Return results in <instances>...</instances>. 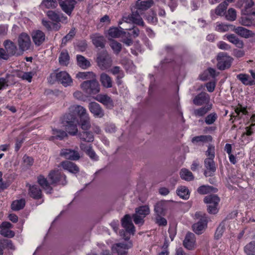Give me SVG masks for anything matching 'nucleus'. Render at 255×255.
Returning <instances> with one entry per match:
<instances>
[{
	"instance_id": "28",
	"label": "nucleus",
	"mask_w": 255,
	"mask_h": 255,
	"mask_svg": "<svg viewBox=\"0 0 255 255\" xmlns=\"http://www.w3.org/2000/svg\"><path fill=\"white\" fill-rule=\"evenodd\" d=\"M225 36L229 41L234 44L238 48H243L244 47V43L243 41L240 40L234 34H227Z\"/></svg>"
},
{
	"instance_id": "9",
	"label": "nucleus",
	"mask_w": 255,
	"mask_h": 255,
	"mask_svg": "<svg viewBox=\"0 0 255 255\" xmlns=\"http://www.w3.org/2000/svg\"><path fill=\"white\" fill-rule=\"evenodd\" d=\"M55 77L56 80L65 87L71 85L73 82L70 76L65 71H60L56 73Z\"/></svg>"
},
{
	"instance_id": "4",
	"label": "nucleus",
	"mask_w": 255,
	"mask_h": 255,
	"mask_svg": "<svg viewBox=\"0 0 255 255\" xmlns=\"http://www.w3.org/2000/svg\"><path fill=\"white\" fill-rule=\"evenodd\" d=\"M81 89L88 95L96 94L100 91L99 83L96 80H87L80 85Z\"/></svg>"
},
{
	"instance_id": "62",
	"label": "nucleus",
	"mask_w": 255,
	"mask_h": 255,
	"mask_svg": "<svg viewBox=\"0 0 255 255\" xmlns=\"http://www.w3.org/2000/svg\"><path fill=\"white\" fill-rule=\"evenodd\" d=\"M133 222L136 225H142L144 223V217L140 216L136 213L132 215Z\"/></svg>"
},
{
	"instance_id": "20",
	"label": "nucleus",
	"mask_w": 255,
	"mask_h": 255,
	"mask_svg": "<svg viewBox=\"0 0 255 255\" xmlns=\"http://www.w3.org/2000/svg\"><path fill=\"white\" fill-rule=\"evenodd\" d=\"M61 166L64 170H66L69 172L76 174L79 172V168L74 163L68 160L62 161L60 163Z\"/></svg>"
},
{
	"instance_id": "43",
	"label": "nucleus",
	"mask_w": 255,
	"mask_h": 255,
	"mask_svg": "<svg viewBox=\"0 0 255 255\" xmlns=\"http://www.w3.org/2000/svg\"><path fill=\"white\" fill-rule=\"evenodd\" d=\"M177 194L184 199H187L189 197V190L185 186H181L176 190Z\"/></svg>"
},
{
	"instance_id": "21",
	"label": "nucleus",
	"mask_w": 255,
	"mask_h": 255,
	"mask_svg": "<svg viewBox=\"0 0 255 255\" xmlns=\"http://www.w3.org/2000/svg\"><path fill=\"white\" fill-rule=\"evenodd\" d=\"M37 182L40 186L46 191L47 193H51L53 190L51 186L50 182H49L47 178L42 175L37 177Z\"/></svg>"
},
{
	"instance_id": "64",
	"label": "nucleus",
	"mask_w": 255,
	"mask_h": 255,
	"mask_svg": "<svg viewBox=\"0 0 255 255\" xmlns=\"http://www.w3.org/2000/svg\"><path fill=\"white\" fill-rule=\"evenodd\" d=\"M2 242V245L3 246V248H5L8 249H10L11 250H14L15 247L13 246L11 241L8 240V239H5L3 240Z\"/></svg>"
},
{
	"instance_id": "30",
	"label": "nucleus",
	"mask_w": 255,
	"mask_h": 255,
	"mask_svg": "<svg viewBox=\"0 0 255 255\" xmlns=\"http://www.w3.org/2000/svg\"><path fill=\"white\" fill-rule=\"evenodd\" d=\"M80 139L86 142H92L94 137L93 133L88 130H83L82 132H79L77 133Z\"/></svg>"
},
{
	"instance_id": "36",
	"label": "nucleus",
	"mask_w": 255,
	"mask_h": 255,
	"mask_svg": "<svg viewBox=\"0 0 255 255\" xmlns=\"http://www.w3.org/2000/svg\"><path fill=\"white\" fill-rule=\"evenodd\" d=\"M240 23L245 26L255 27V18L250 16L242 17L240 20Z\"/></svg>"
},
{
	"instance_id": "51",
	"label": "nucleus",
	"mask_w": 255,
	"mask_h": 255,
	"mask_svg": "<svg viewBox=\"0 0 255 255\" xmlns=\"http://www.w3.org/2000/svg\"><path fill=\"white\" fill-rule=\"evenodd\" d=\"M135 213L145 217L149 213V209L147 206H141L135 209Z\"/></svg>"
},
{
	"instance_id": "10",
	"label": "nucleus",
	"mask_w": 255,
	"mask_h": 255,
	"mask_svg": "<svg viewBox=\"0 0 255 255\" xmlns=\"http://www.w3.org/2000/svg\"><path fill=\"white\" fill-rule=\"evenodd\" d=\"M122 227L133 235L134 234L135 227L132 223L131 218L129 214H126L121 220Z\"/></svg>"
},
{
	"instance_id": "13",
	"label": "nucleus",
	"mask_w": 255,
	"mask_h": 255,
	"mask_svg": "<svg viewBox=\"0 0 255 255\" xmlns=\"http://www.w3.org/2000/svg\"><path fill=\"white\" fill-rule=\"evenodd\" d=\"M184 247L188 250H193L195 248L196 238L195 235L191 232H188L183 242Z\"/></svg>"
},
{
	"instance_id": "25",
	"label": "nucleus",
	"mask_w": 255,
	"mask_h": 255,
	"mask_svg": "<svg viewBox=\"0 0 255 255\" xmlns=\"http://www.w3.org/2000/svg\"><path fill=\"white\" fill-rule=\"evenodd\" d=\"M29 194L31 197L35 199H39L42 196L41 190L37 185H29Z\"/></svg>"
},
{
	"instance_id": "45",
	"label": "nucleus",
	"mask_w": 255,
	"mask_h": 255,
	"mask_svg": "<svg viewBox=\"0 0 255 255\" xmlns=\"http://www.w3.org/2000/svg\"><path fill=\"white\" fill-rule=\"evenodd\" d=\"M53 134L54 135L50 137V139L55 138L62 140L67 136V133L65 131L57 129H53Z\"/></svg>"
},
{
	"instance_id": "46",
	"label": "nucleus",
	"mask_w": 255,
	"mask_h": 255,
	"mask_svg": "<svg viewBox=\"0 0 255 255\" xmlns=\"http://www.w3.org/2000/svg\"><path fill=\"white\" fill-rule=\"evenodd\" d=\"M25 204V202L24 199H21L18 200H15L11 204V209L14 211H18L23 208Z\"/></svg>"
},
{
	"instance_id": "38",
	"label": "nucleus",
	"mask_w": 255,
	"mask_h": 255,
	"mask_svg": "<svg viewBox=\"0 0 255 255\" xmlns=\"http://www.w3.org/2000/svg\"><path fill=\"white\" fill-rule=\"evenodd\" d=\"M237 78L246 85H253L255 84L254 80H250L249 75L246 74H238Z\"/></svg>"
},
{
	"instance_id": "1",
	"label": "nucleus",
	"mask_w": 255,
	"mask_h": 255,
	"mask_svg": "<svg viewBox=\"0 0 255 255\" xmlns=\"http://www.w3.org/2000/svg\"><path fill=\"white\" fill-rule=\"evenodd\" d=\"M62 124L70 135H75L78 133V120L73 113L65 115L62 120Z\"/></svg>"
},
{
	"instance_id": "47",
	"label": "nucleus",
	"mask_w": 255,
	"mask_h": 255,
	"mask_svg": "<svg viewBox=\"0 0 255 255\" xmlns=\"http://www.w3.org/2000/svg\"><path fill=\"white\" fill-rule=\"evenodd\" d=\"M69 55L66 51H62L59 57L60 64L64 66L67 65L69 63Z\"/></svg>"
},
{
	"instance_id": "42",
	"label": "nucleus",
	"mask_w": 255,
	"mask_h": 255,
	"mask_svg": "<svg viewBox=\"0 0 255 255\" xmlns=\"http://www.w3.org/2000/svg\"><path fill=\"white\" fill-rule=\"evenodd\" d=\"M235 113H236V115H232L230 121L232 120L233 118L235 119L238 118L239 119H240L242 118V115H247L248 114V112L246 108L243 107L241 105H240V107L236 108Z\"/></svg>"
},
{
	"instance_id": "6",
	"label": "nucleus",
	"mask_w": 255,
	"mask_h": 255,
	"mask_svg": "<svg viewBox=\"0 0 255 255\" xmlns=\"http://www.w3.org/2000/svg\"><path fill=\"white\" fill-rule=\"evenodd\" d=\"M17 43L20 51L28 50L31 44L30 36L25 32L20 33L17 38Z\"/></svg>"
},
{
	"instance_id": "35",
	"label": "nucleus",
	"mask_w": 255,
	"mask_h": 255,
	"mask_svg": "<svg viewBox=\"0 0 255 255\" xmlns=\"http://www.w3.org/2000/svg\"><path fill=\"white\" fill-rule=\"evenodd\" d=\"M220 198L215 194H210L205 197L204 202L208 204L218 205Z\"/></svg>"
},
{
	"instance_id": "58",
	"label": "nucleus",
	"mask_w": 255,
	"mask_h": 255,
	"mask_svg": "<svg viewBox=\"0 0 255 255\" xmlns=\"http://www.w3.org/2000/svg\"><path fill=\"white\" fill-rule=\"evenodd\" d=\"M206 155L208 157V158H215V146L212 144H209L208 149L205 152Z\"/></svg>"
},
{
	"instance_id": "18",
	"label": "nucleus",
	"mask_w": 255,
	"mask_h": 255,
	"mask_svg": "<svg viewBox=\"0 0 255 255\" xmlns=\"http://www.w3.org/2000/svg\"><path fill=\"white\" fill-rule=\"evenodd\" d=\"M3 46L9 57L20 55V54L17 52V48L16 45L12 41L8 39L5 40L3 42Z\"/></svg>"
},
{
	"instance_id": "37",
	"label": "nucleus",
	"mask_w": 255,
	"mask_h": 255,
	"mask_svg": "<svg viewBox=\"0 0 255 255\" xmlns=\"http://www.w3.org/2000/svg\"><path fill=\"white\" fill-rule=\"evenodd\" d=\"M218 189L209 185H202L200 186L198 189L197 192L200 194H206L210 192L215 193L217 191Z\"/></svg>"
},
{
	"instance_id": "33",
	"label": "nucleus",
	"mask_w": 255,
	"mask_h": 255,
	"mask_svg": "<svg viewBox=\"0 0 255 255\" xmlns=\"http://www.w3.org/2000/svg\"><path fill=\"white\" fill-rule=\"evenodd\" d=\"M78 124L83 130H88L91 127L89 116L81 118L79 122L78 121Z\"/></svg>"
},
{
	"instance_id": "50",
	"label": "nucleus",
	"mask_w": 255,
	"mask_h": 255,
	"mask_svg": "<svg viewBox=\"0 0 255 255\" xmlns=\"http://www.w3.org/2000/svg\"><path fill=\"white\" fill-rule=\"evenodd\" d=\"M57 5L56 0H43L41 6L46 8H54Z\"/></svg>"
},
{
	"instance_id": "19",
	"label": "nucleus",
	"mask_w": 255,
	"mask_h": 255,
	"mask_svg": "<svg viewBox=\"0 0 255 255\" xmlns=\"http://www.w3.org/2000/svg\"><path fill=\"white\" fill-rule=\"evenodd\" d=\"M69 111L74 115H77L79 119L84 118L85 117L89 116L86 109L80 105H73L69 108Z\"/></svg>"
},
{
	"instance_id": "52",
	"label": "nucleus",
	"mask_w": 255,
	"mask_h": 255,
	"mask_svg": "<svg viewBox=\"0 0 255 255\" xmlns=\"http://www.w3.org/2000/svg\"><path fill=\"white\" fill-rule=\"evenodd\" d=\"M132 247V243L131 241L128 242V243H117L114 245L113 249L117 251V250L120 249L121 250L127 251L128 249L131 248Z\"/></svg>"
},
{
	"instance_id": "26",
	"label": "nucleus",
	"mask_w": 255,
	"mask_h": 255,
	"mask_svg": "<svg viewBox=\"0 0 255 255\" xmlns=\"http://www.w3.org/2000/svg\"><path fill=\"white\" fill-rule=\"evenodd\" d=\"M97 100L106 106L107 108L112 109L114 107L113 100L107 95H99L97 98Z\"/></svg>"
},
{
	"instance_id": "53",
	"label": "nucleus",
	"mask_w": 255,
	"mask_h": 255,
	"mask_svg": "<svg viewBox=\"0 0 255 255\" xmlns=\"http://www.w3.org/2000/svg\"><path fill=\"white\" fill-rule=\"evenodd\" d=\"M165 215H155L154 222L160 227H165L167 225L166 219L163 217Z\"/></svg>"
},
{
	"instance_id": "39",
	"label": "nucleus",
	"mask_w": 255,
	"mask_h": 255,
	"mask_svg": "<svg viewBox=\"0 0 255 255\" xmlns=\"http://www.w3.org/2000/svg\"><path fill=\"white\" fill-rule=\"evenodd\" d=\"M77 64L83 69H87L90 66V62L84 56L81 55H77Z\"/></svg>"
},
{
	"instance_id": "57",
	"label": "nucleus",
	"mask_w": 255,
	"mask_h": 255,
	"mask_svg": "<svg viewBox=\"0 0 255 255\" xmlns=\"http://www.w3.org/2000/svg\"><path fill=\"white\" fill-rule=\"evenodd\" d=\"M225 230V225L223 223H221L216 229L215 234V238L216 240L220 239L223 235Z\"/></svg>"
},
{
	"instance_id": "32",
	"label": "nucleus",
	"mask_w": 255,
	"mask_h": 255,
	"mask_svg": "<svg viewBox=\"0 0 255 255\" xmlns=\"http://www.w3.org/2000/svg\"><path fill=\"white\" fill-rule=\"evenodd\" d=\"M213 138L210 135H201L193 137L191 141L193 143L195 144L199 142L205 143L211 142Z\"/></svg>"
},
{
	"instance_id": "31",
	"label": "nucleus",
	"mask_w": 255,
	"mask_h": 255,
	"mask_svg": "<svg viewBox=\"0 0 255 255\" xmlns=\"http://www.w3.org/2000/svg\"><path fill=\"white\" fill-rule=\"evenodd\" d=\"M153 4L152 0H138L136 2V7L144 11L151 6Z\"/></svg>"
},
{
	"instance_id": "14",
	"label": "nucleus",
	"mask_w": 255,
	"mask_h": 255,
	"mask_svg": "<svg viewBox=\"0 0 255 255\" xmlns=\"http://www.w3.org/2000/svg\"><path fill=\"white\" fill-rule=\"evenodd\" d=\"M76 3V1L75 0H66L65 1L62 0H59V4L62 9L69 15H71L72 11L75 7Z\"/></svg>"
},
{
	"instance_id": "29",
	"label": "nucleus",
	"mask_w": 255,
	"mask_h": 255,
	"mask_svg": "<svg viewBox=\"0 0 255 255\" xmlns=\"http://www.w3.org/2000/svg\"><path fill=\"white\" fill-rule=\"evenodd\" d=\"M212 108V104H208L199 109H195L193 114L196 117H203Z\"/></svg>"
},
{
	"instance_id": "41",
	"label": "nucleus",
	"mask_w": 255,
	"mask_h": 255,
	"mask_svg": "<svg viewBox=\"0 0 255 255\" xmlns=\"http://www.w3.org/2000/svg\"><path fill=\"white\" fill-rule=\"evenodd\" d=\"M180 175L182 179L186 181H191L194 179L192 173L186 168H183L181 170Z\"/></svg>"
},
{
	"instance_id": "27",
	"label": "nucleus",
	"mask_w": 255,
	"mask_h": 255,
	"mask_svg": "<svg viewBox=\"0 0 255 255\" xmlns=\"http://www.w3.org/2000/svg\"><path fill=\"white\" fill-rule=\"evenodd\" d=\"M100 81L105 88H110L113 86V81L111 77L106 73H101Z\"/></svg>"
},
{
	"instance_id": "16",
	"label": "nucleus",
	"mask_w": 255,
	"mask_h": 255,
	"mask_svg": "<svg viewBox=\"0 0 255 255\" xmlns=\"http://www.w3.org/2000/svg\"><path fill=\"white\" fill-rule=\"evenodd\" d=\"M89 109L95 117L102 118L104 116V112L101 106L97 103L93 102L89 104Z\"/></svg>"
},
{
	"instance_id": "7",
	"label": "nucleus",
	"mask_w": 255,
	"mask_h": 255,
	"mask_svg": "<svg viewBox=\"0 0 255 255\" xmlns=\"http://www.w3.org/2000/svg\"><path fill=\"white\" fill-rule=\"evenodd\" d=\"M214 159L206 158L204 160V166L206 170L204 172V175L206 177L213 176L214 175L216 170V167Z\"/></svg>"
},
{
	"instance_id": "3",
	"label": "nucleus",
	"mask_w": 255,
	"mask_h": 255,
	"mask_svg": "<svg viewBox=\"0 0 255 255\" xmlns=\"http://www.w3.org/2000/svg\"><path fill=\"white\" fill-rule=\"evenodd\" d=\"M97 62L99 68L102 70L109 69L112 65V60L110 55L106 50L98 53Z\"/></svg>"
},
{
	"instance_id": "15",
	"label": "nucleus",
	"mask_w": 255,
	"mask_h": 255,
	"mask_svg": "<svg viewBox=\"0 0 255 255\" xmlns=\"http://www.w3.org/2000/svg\"><path fill=\"white\" fill-rule=\"evenodd\" d=\"M168 208V202L166 201H160L154 206L155 215H166Z\"/></svg>"
},
{
	"instance_id": "8",
	"label": "nucleus",
	"mask_w": 255,
	"mask_h": 255,
	"mask_svg": "<svg viewBox=\"0 0 255 255\" xmlns=\"http://www.w3.org/2000/svg\"><path fill=\"white\" fill-rule=\"evenodd\" d=\"M32 40L36 46L42 45L45 41L46 36L44 32L40 30H34L31 32Z\"/></svg>"
},
{
	"instance_id": "17",
	"label": "nucleus",
	"mask_w": 255,
	"mask_h": 255,
	"mask_svg": "<svg viewBox=\"0 0 255 255\" xmlns=\"http://www.w3.org/2000/svg\"><path fill=\"white\" fill-rule=\"evenodd\" d=\"M93 44L97 48L103 49L105 46L106 39L104 37L99 33H96L90 36Z\"/></svg>"
},
{
	"instance_id": "2",
	"label": "nucleus",
	"mask_w": 255,
	"mask_h": 255,
	"mask_svg": "<svg viewBox=\"0 0 255 255\" xmlns=\"http://www.w3.org/2000/svg\"><path fill=\"white\" fill-rule=\"evenodd\" d=\"M48 178L52 185L65 186L67 184V177L66 175L59 170H52L48 175Z\"/></svg>"
},
{
	"instance_id": "44",
	"label": "nucleus",
	"mask_w": 255,
	"mask_h": 255,
	"mask_svg": "<svg viewBox=\"0 0 255 255\" xmlns=\"http://www.w3.org/2000/svg\"><path fill=\"white\" fill-rule=\"evenodd\" d=\"M228 3L226 0L221 3L215 9V13L218 15H223L225 14Z\"/></svg>"
},
{
	"instance_id": "5",
	"label": "nucleus",
	"mask_w": 255,
	"mask_h": 255,
	"mask_svg": "<svg viewBox=\"0 0 255 255\" xmlns=\"http://www.w3.org/2000/svg\"><path fill=\"white\" fill-rule=\"evenodd\" d=\"M233 60V58L226 53L224 52L219 53L217 57V68L220 70H224L229 68L231 66Z\"/></svg>"
},
{
	"instance_id": "59",
	"label": "nucleus",
	"mask_w": 255,
	"mask_h": 255,
	"mask_svg": "<svg viewBox=\"0 0 255 255\" xmlns=\"http://www.w3.org/2000/svg\"><path fill=\"white\" fill-rule=\"evenodd\" d=\"M125 27V30H130V32L128 33V35L129 36H132L133 37H136L139 35V30L137 27H132L131 28H127L125 26H124Z\"/></svg>"
},
{
	"instance_id": "49",
	"label": "nucleus",
	"mask_w": 255,
	"mask_h": 255,
	"mask_svg": "<svg viewBox=\"0 0 255 255\" xmlns=\"http://www.w3.org/2000/svg\"><path fill=\"white\" fill-rule=\"evenodd\" d=\"M244 251L247 255H254L255 253V241H252L244 248Z\"/></svg>"
},
{
	"instance_id": "63",
	"label": "nucleus",
	"mask_w": 255,
	"mask_h": 255,
	"mask_svg": "<svg viewBox=\"0 0 255 255\" xmlns=\"http://www.w3.org/2000/svg\"><path fill=\"white\" fill-rule=\"evenodd\" d=\"M22 160L24 165L30 167L32 165L33 163V159L30 156L24 155L22 158Z\"/></svg>"
},
{
	"instance_id": "34",
	"label": "nucleus",
	"mask_w": 255,
	"mask_h": 255,
	"mask_svg": "<svg viewBox=\"0 0 255 255\" xmlns=\"http://www.w3.org/2000/svg\"><path fill=\"white\" fill-rule=\"evenodd\" d=\"M47 16L53 21L58 22L64 17L62 13L56 12L54 11L49 10L47 12Z\"/></svg>"
},
{
	"instance_id": "61",
	"label": "nucleus",
	"mask_w": 255,
	"mask_h": 255,
	"mask_svg": "<svg viewBox=\"0 0 255 255\" xmlns=\"http://www.w3.org/2000/svg\"><path fill=\"white\" fill-rule=\"evenodd\" d=\"M86 153L93 160H97L98 159V156L96 155L95 152L92 149V146H90L86 151Z\"/></svg>"
},
{
	"instance_id": "60",
	"label": "nucleus",
	"mask_w": 255,
	"mask_h": 255,
	"mask_svg": "<svg viewBox=\"0 0 255 255\" xmlns=\"http://www.w3.org/2000/svg\"><path fill=\"white\" fill-rule=\"evenodd\" d=\"M0 234L3 237L9 238L13 237L15 235L14 232L9 229H1Z\"/></svg>"
},
{
	"instance_id": "22",
	"label": "nucleus",
	"mask_w": 255,
	"mask_h": 255,
	"mask_svg": "<svg viewBox=\"0 0 255 255\" xmlns=\"http://www.w3.org/2000/svg\"><path fill=\"white\" fill-rule=\"evenodd\" d=\"M234 31L238 35L246 38L253 37L255 35V33L252 30L241 26L235 28Z\"/></svg>"
},
{
	"instance_id": "24",
	"label": "nucleus",
	"mask_w": 255,
	"mask_h": 255,
	"mask_svg": "<svg viewBox=\"0 0 255 255\" xmlns=\"http://www.w3.org/2000/svg\"><path fill=\"white\" fill-rule=\"evenodd\" d=\"M209 96L205 92H201L193 99V103L197 106L202 105L209 101Z\"/></svg>"
},
{
	"instance_id": "23",
	"label": "nucleus",
	"mask_w": 255,
	"mask_h": 255,
	"mask_svg": "<svg viewBox=\"0 0 255 255\" xmlns=\"http://www.w3.org/2000/svg\"><path fill=\"white\" fill-rule=\"evenodd\" d=\"M143 13V11L141 9H139L136 7V5L135 6L134 9H132V13L130 15L133 17V19L134 20V23H135L139 25L143 26L144 22L140 17V15Z\"/></svg>"
},
{
	"instance_id": "56",
	"label": "nucleus",
	"mask_w": 255,
	"mask_h": 255,
	"mask_svg": "<svg viewBox=\"0 0 255 255\" xmlns=\"http://www.w3.org/2000/svg\"><path fill=\"white\" fill-rule=\"evenodd\" d=\"M110 46L114 52L117 54H119L122 50V44L115 40L111 41Z\"/></svg>"
},
{
	"instance_id": "40",
	"label": "nucleus",
	"mask_w": 255,
	"mask_h": 255,
	"mask_svg": "<svg viewBox=\"0 0 255 255\" xmlns=\"http://www.w3.org/2000/svg\"><path fill=\"white\" fill-rule=\"evenodd\" d=\"M121 30L118 28L114 27L111 28L109 30V35L113 38H117L120 37L122 34H126V32L124 31L125 29L120 27Z\"/></svg>"
},
{
	"instance_id": "11",
	"label": "nucleus",
	"mask_w": 255,
	"mask_h": 255,
	"mask_svg": "<svg viewBox=\"0 0 255 255\" xmlns=\"http://www.w3.org/2000/svg\"><path fill=\"white\" fill-rule=\"evenodd\" d=\"M60 156L71 160H78L80 155L77 151L71 149H62L60 152Z\"/></svg>"
},
{
	"instance_id": "54",
	"label": "nucleus",
	"mask_w": 255,
	"mask_h": 255,
	"mask_svg": "<svg viewBox=\"0 0 255 255\" xmlns=\"http://www.w3.org/2000/svg\"><path fill=\"white\" fill-rule=\"evenodd\" d=\"M218 119L217 114L215 113H212L209 114L205 119V122L208 125H210L213 124Z\"/></svg>"
},
{
	"instance_id": "55",
	"label": "nucleus",
	"mask_w": 255,
	"mask_h": 255,
	"mask_svg": "<svg viewBox=\"0 0 255 255\" xmlns=\"http://www.w3.org/2000/svg\"><path fill=\"white\" fill-rule=\"evenodd\" d=\"M226 18L229 21H234L237 18L236 10L233 8H230L225 15Z\"/></svg>"
},
{
	"instance_id": "12",
	"label": "nucleus",
	"mask_w": 255,
	"mask_h": 255,
	"mask_svg": "<svg viewBox=\"0 0 255 255\" xmlns=\"http://www.w3.org/2000/svg\"><path fill=\"white\" fill-rule=\"evenodd\" d=\"M208 221L205 216L202 217L199 221L193 225V231L197 235L202 234L207 226Z\"/></svg>"
},
{
	"instance_id": "48",
	"label": "nucleus",
	"mask_w": 255,
	"mask_h": 255,
	"mask_svg": "<svg viewBox=\"0 0 255 255\" xmlns=\"http://www.w3.org/2000/svg\"><path fill=\"white\" fill-rule=\"evenodd\" d=\"M75 29L72 28L69 31V32L65 35L62 39L61 42V46H64L66 45V43L71 40L75 35Z\"/></svg>"
}]
</instances>
